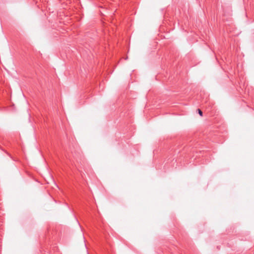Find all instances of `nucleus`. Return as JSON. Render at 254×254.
I'll return each instance as SVG.
<instances>
[{
    "mask_svg": "<svg viewBox=\"0 0 254 254\" xmlns=\"http://www.w3.org/2000/svg\"><path fill=\"white\" fill-rule=\"evenodd\" d=\"M197 111H198V114H199V115H200V116H202L203 113H202V112L201 111V110H200V109H198L197 110Z\"/></svg>",
    "mask_w": 254,
    "mask_h": 254,
    "instance_id": "1",
    "label": "nucleus"
}]
</instances>
